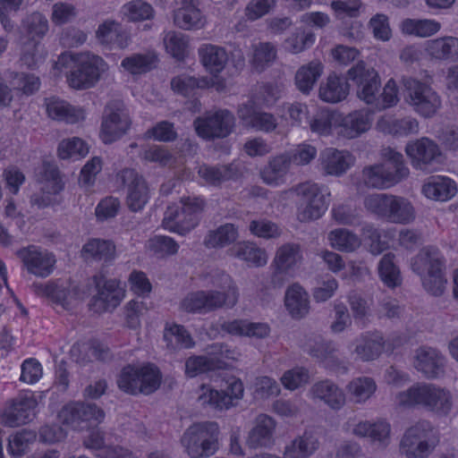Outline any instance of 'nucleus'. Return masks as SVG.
I'll return each instance as SVG.
<instances>
[{
  "label": "nucleus",
  "instance_id": "nucleus-1",
  "mask_svg": "<svg viewBox=\"0 0 458 458\" xmlns=\"http://www.w3.org/2000/svg\"><path fill=\"white\" fill-rule=\"evenodd\" d=\"M211 277L213 286L218 290L189 293L181 301V310L190 313H208L224 306L233 308L237 303L239 292L232 277L219 270L215 271Z\"/></svg>",
  "mask_w": 458,
  "mask_h": 458
},
{
  "label": "nucleus",
  "instance_id": "nucleus-7",
  "mask_svg": "<svg viewBox=\"0 0 458 458\" xmlns=\"http://www.w3.org/2000/svg\"><path fill=\"white\" fill-rule=\"evenodd\" d=\"M219 427L215 421L190 426L181 437V444L191 458H208L218 450Z\"/></svg>",
  "mask_w": 458,
  "mask_h": 458
},
{
  "label": "nucleus",
  "instance_id": "nucleus-11",
  "mask_svg": "<svg viewBox=\"0 0 458 458\" xmlns=\"http://www.w3.org/2000/svg\"><path fill=\"white\" fill-rule=\"evenodd\" d=\"M402 85L404 100L421 116L432 117L440 108V97L427 83L412 77H403Z\"/></svg>",
  "mask_w": 458,
  "mask_h": 458
},
{
  "label": "nucleus",
  "instance_id": "nucleus-37",
  "mask_svg": "<svg viewBox=\"0 0 458 458\" xmlns=\"http://www.w3.org/2000/svg\"><path fill=\"white\" fill-rule=\"evenodd\" d=\"M199 55L202 64L214 74L223 71L228 61L225 49L211 44H206L199 47Z\"/></svg>",
  "mask_w": 458,
  "mask_h": 458
},
{
  "label": "nucleus",
  "instance_id": "nucleus-39",
  "mask_svg": "<svg viewBox=\"0 0 458 458\" xmlns=\"http://www.w3.org/2000/svg\"><path fill=\"white\" fill-rule=\"evenodd\" d=\"M401 31L405 35L419 38H428L437 33L441 29L440 22L431 19H411L402 21Z\"/></svg>",
  "mask_w": 458,
  "mask_h": 458
},
{
  "label": "nucleus",
  "instance_id": "nucleus-23",
  "mask_svg": "<svg viewBox=\"0 0 458 458\" xmlns=\"http://www.w3.org/2000/svg\"><path fill=\"white\" fill-rule=\"evenodd\" d=\"M276 420L264 413L258 415L254 420V426L250 430L246 444L251 449L267 448L274 442L276 431Z\"/></svg>",
  "mask_w": 458,
  "mask_h": 458
},
{
  "label": "nucleus",
  "instance_id": "nucleus-62",
  "mask_svg": "<svg viewBox=\"0 0 458 458\" xmlns=\"http://www.w3.org/2000/svg\"><path fill=\"white\" fill-rule=\"evenodd\" d=\"M216 368L215 359L207 356H191L186 360L185 373L193 377L199 374L214 370Z\"/></svg>",
  "mask_w": 458,
  "mask_h": 458
},
{
  "label": "nucleus",
  "instance_id": "nucleus-25",
  "mask_svg": "<svg viewBox=\"0 0 458 458\" xmlns=\"http://www.w3.org/2000/svg\"><path fill=\"white\" fill-rule=\"evenodd\" d=\"M310 394L313 400L323 402L333 410H340L345 403L344 391L329 379L313 384L310 389Z\"/></svg>",
  "mask_w": 458,
  "mask_h": 458
},
{
  "label": "nucleus",
  "instance_id": "nucleus-50",
  "mask_svg": "<svg viewBox=\"0 0 458 458\" xmlns=\"http://www.w3.org/2000/svg\"><path fill=\"white\" fill-rule=\"evenodd\" d=\"M394 254L388 252L385 254L378 265V273L381 280L388 287H395L401 284L400 271L394 264Z\"/></svg>",
  "mask_w": 458,
  "mask_h": 458
},
{
  "label": "nucleus",
  "instance_id": "nucleus-29",
  "mask_svg": "<svg viewBox=\"0 0 458 458\" xmlns=\"http://www.w3.org/2000/svg\"><path fill=\"white\" fill-rule=\"evenodd\" d=\"M284 305L293 318H302L310 311L309 294L300 284H293L285 292Z\"/></svg>",
  "mask_w": 458,
  "mask_h": 458
},
{
  "label": "nucleus",
  "instance_id": "nucleus-56",
  "mask_svg": "<svg viewBox=\"0 0 458 458\" xmlns=\"http://www.w3.org/2000/svg\"><path fill=\"white\" fill-rule=\"evenodd\" d=\"M337 19L357 18L360 14L363 4L360 0H334L330 4Z\"/></svg>",
  "mask_w": 458,
  "mask_h": 458
},
{
  "label": "nucleus",
  "instance_id": "nucleus-28",
  "mask_svg": "<svg viewBox=\"0 0 458 458\" xmlns=\"http://www.w3.org/2000/svg\"><path fill=\"white\" fill-rule=\"evenodd\" d=\"M349 89V83L345 77L331 73L326 81L320 84L318 96L324 102L335 104L345 99Z\"/></svg>",
  "mask_w": 458,
  "mask_h": 458
},
{
  "label": "nucleus",
  "instance_id": "nucleus-44",
  "mask_svg": "<svg viewBox=\"0 0 458 458\" xmlns=\"http://www.w3.org/2000/svg\"><path fill=\"white\" fill-rule=\"evenodd\" d=\"M82 252L86 258L109 262L115 257V246L111 241L91 239L83 245Z\"/></svg>",
  "mask_w": 458,
  "mask_h": 458
},
{
  "label": "nucleus",
  "instance_id": "nucleus-13",
  "mask_svg": "<svg viewBox=\"0 0 458 458\" xmlns=\"http://www.w3.org/2000/svg\"><path fill=\"white\" fill-rule=\"evenodd\" d=\"M58 418L63 425L74 430H83L91 424L103 421L105 412L95 403H72L62 408Z\"/></svg>",
  "mask_w": 458,
  "mask_h": 458
},
{
  "label": "nucleus",
  "instance_id": "nucleus-30",
  "mask_svg": "<svg viewBox=\"0 0 458 458\" xmlns=\"http://www.w3.org/2000/svg\"><path fill=\"white\" fill-rule=\"evenodd\" d=\"M422 191L428 199L446 201L457 193V186L454 181L449 177L435 175L430 176L423 185Z\"/></svg>",
  "mask_w": 458,
  "mask_h": 458
},
{
  "label": "nucleus",
  "instance_id": "nucleus-2",
  "mask_svg": "<svg viewBox=\"0 0 458 458\" xmlns=\"http://www.w3.org/2000/svg\"><path fill=\"white\" fill-rule=\"evenodd\" d=\"M56 69H69L67 81L75 89L93 87L100 79L101 73L107 70V64L98 55L91 54L64 53L55 64Z\"/></svg>",
  "mask_w": 458,
  "mask_h": 458
},
{
  "label": "nucleus",
  "instance_id": "nucleus-45",
  "mask_svg": "<svg viewBox=\"0 0 458 458\" xmlns=\"http://www.w3.org/2000/svg\"><path fill=\"white\" fill-rule=\"evenodd\" d=\"M301 259L300 244L288 242L277 249L272 266H279L283 269L291 270L301 262Z\"/></svg>",
  "mask_w": 458,
  "mask_h": 458
},
{
  "label": "nucleus",
  "instance_id": "nucleus-58",
  "mask_svg": "<svg viewBox=\"0 0 458 458\" xmlns=\"http://www.w3.org/2000/svg\"><path fill=\"white\" fill-rule=\"evenodd\" d=\"M336 352L337 349L332 342L324 341L316 342L309 350L310 355L326 366H331L337 361Z\"/></svg>",
  "mask_w": 458,
  "mask_h": 458
},
{
  "label": "nucleus",
  "instance_id": "nucleus-38",
  "mask_svg": "<svg viewBox=\"0 0 458 458\" xmlns=\"http://www.w3.org/2000/svg\"><path fill=\"white\" fill-rule=\"evenodd\" d=\"M238 237V228L233 224L226 223L209 231L204 239V245L209 249H220L233 243Z\"/></svg>",
  "mask_w": 458,
  "mask_h": 458
},
{
  "label": "nucleus",
  "instance_id": "nucleus-17",
  "mask_svg": "<svg viewBox=\"0 0 458 458\" xmlns=\"http://www.w3.org/2000/svg\"><path fill=\"white\" fill-rule=\"evenodd\" d=\"M117 181L127 187L126 204L130 210H141L149 199L150 190L145 178L132 168H124L116 174Z\"/></svg>",
  "mask_w": 458,
  "mask_h": 458
},
{
  "label": "nucleus",
  "instance_id": "nucleus-19",
  "mask_svg": "<svg viewBox=\"0 0 458 458\" xmlns=\"http://www.w3.org/2000/svg\"><path fill=\"white\" fill-rule=\"evenodd\" d=\"M36 406L37 401L32 394H20L5 407L2 415V423L8 427L24 425L33 419Z\"/></svg>",
  "mask_w": 458,
  "mask_h": 458
},
{
  "label": "nucleus",
  "instance_id": "nucleus-20",
  "mask_svg": "<svg viewBox=\"0 0 458 458\" xmlns=\"http://www.w3.org/2000/svg\"><path fill=\"white\" fill-rule=\"evenodd\" d=\"M16 256L21 260L28 273L38 277H47L54 270L55 256L38 247L30 245L16 251Z\"/></svg>",
  "mask_w": 458,
  "mask_h": 458
},
{
  "label": "nucleus",
  "instance_id": "nucleus-31",
  "mask_svg": "<svg viewBox=\"0 0 458 458\" xmlns=\"http://www.w3.org/2000/svg\"><path fill=\"white\" fill-rule=\"evenodd\" d=\"M377 126L384 133L402 137L418 133L420 129L418 120L411 116L403 118L383 116L377 121Z\"/></svg>",
  "mask_w": 458,
  "mask_h": 458
},
{
  "label": "nucleus",
  "instance_id": "nucleus-6",
  "mask_svg": "<svg viewBox=\"0 0 458 458\" xmlns=\"http://www.w3.org/2000/svg\"><path fill=\"white\" fill-rule=\"evenodd\" d=\"M365 208L377 217L394 224H409L415 219V209L409 199L389 193H372L364 198Z\"/></svg>",
  "mask_w": 458,
  "mask_h": 458
},
{
  "label": "nucleus",
  "instance_id": "nucleus-3",
  "mask_svg": "<svg viewBox=\"0 0 458 458\" xmlns=\"http://www.w3.org/2000/svg\"><path fill=\"white\" fill-rule=\"evenodd\" d=\"M395 402L403 407H422L439 416L448 415L453 407V396L447 389L427 383H417L398 393Z\"/></svg>",
  "mask_w": 458,
  "mask_h": 458
},
{
  "label": "nucleus",
  "instance_id": "nucleus-51",
  "mask_svg": "<svg viewBox=\"0 0 458 458\" xmlns=\"http://www.w3.org/2000/svg\"><path fill=\"white\" fill-rule=\"evenodd\" d=\"M348 390L355 403H364L376 391L377 386L371 377H358L348 384Z\"/></svg>",
  "mask_w": 458,
  "mask_h": 458
},
{
  "label": "nucleus",
  "instance_id": "nucleus-63",
  "mask_svg": "<svg viewBox=\"0 0 458 458\" xmlns=\"http://www.w3.org/2000/svg\"><path fill=\"white\" fill-rule=\"evenodd\" d=\"M148 249L159 256L174 255L177 253L179 245L171 237L157 235L148 242Z\"/></svg>",
  "mask_w": 458,
  "mask_h": 458
},
{
  "label": "nucleus",
  "instance_id": "nucleus-10",
  "mask_svg": "<svg viewBox=\"0 0 458 458\" xmlns=\"http://www.w3.org/2000/svg\"><path fill=\"white\" fill-rule=\"evenodd\" d=\"M160 382V372L152 364L142 367L128 365L121 370L117 378L118 387L133 395L152 394L159 387Z\"/></svg>",
  "mask_w": 458,
  "mask_h": 458
},
{
  "label": "nucleus",
  "instance_id": "nucleus-42",
  "mask_svg": "<svg viewBox=\"0 0 458 458\" xmlns=\"http://www.w3.org/2000/svg\"><path fill=\"white\" fill-rule=\"evenodd\" d=\"M230 253L254 267H263L267 262L266 250L249 242L237 243L230 249Z\"/></svg>",
  "mask_w": 458,
  "mask_h": 458
},
{
  "label": "nucleus",
  "instance_id": "nucleus-60",
  "mask_svg": "<svg viewBox=\"0 0 458 458\" xmlns=\"http://www.w3.org/2000/svg\"><path fill=\"white\" fill-rule=\"evenodd\" d=\"M182 208L178 205H171L167 207L164 218L162 221V225L165 230H168L172 233H178L180 235H185L186 232L182 229L184 227V224H182Z\"/></svg>",
  "mask_w": 458,
  "mask_h": 458
},
{
  "label": "nucleus",
  "instance_id": "nucleus-53",
  "mask_svg": "<svg viewBox=\"0 0 458 458\" xmlns=\"http://www.w3.org/2000/svg\"><path fill=\"white\" fill-rule=\"evenodd\" d=\"M276 57V48L270 42H260L253 46L252 65L261 72Z\"/></svg>",
  "mask_w": 458,
  "mask_h": 458
},
{
  "label": "nucleus",
  "instance_id": "nucleus-16",
  "mask_svg": "<svg viewBox=\"0 0 458 458\" xmlns=\"http://www.w3.org/2000/svg\"><path fill=\"white\" fill-rule=\"evenodd\" d=\"M234 123L233 114L227 109H221L198 117L194 126L198 135L204 139H220L232 132Z\"/></svg>",
  "mask_w": 458,
  "mask_h": 458
},
{
  "label": "nucleus",
  "instance_id": "nucleus-24",
  "mask_svg": "<svg viewBox=\"0 0 458 458\" xmlns=\"http://www.w3.org/2000/svg\"><path fill=\"white\" fill-rule=\"evenodd\" d=\"M197 173L206 184L214 187H219L231 180H236L241 175L238 165L233 163L214 165L202 164L199 165Z\"/></svg>",
  "mask_w": 458,
  "mask_h": 458
},
{
  "label": "nucleus",
  "instance_id": "nucleus-9",
  "mask_svg": "<svg viewBox=\"0 0 458 458\" xmlns=\"http://www.w3.org/2000/svg\"><path fill=\"white\" fill-rule=\"evenodd\" d=\"M291 191L299 198L297 218L301 223L320 218L328 208L330 192L324 186L304 182L293 186Z\"/></svg>",
  "mask_w": 458,
  "mask_h": 458
},
{
  "label": "nucleus",
  "instance_id": "nucleus-55",
  "mask_svg": "<svg viewBox=\"0 0 458 458\" xmlns=\"http://www.w3.org/2000/svg\"><path fill=\"white\" fill-rule=\"evenodd\" d=\"M123 13L129 21L149 20L154 16L153 7L142 0H134L123 6Z\"/></svg>",
  "mask_w": 458,
  "mask_h": 458
},
{
  "label": "nucleus",
  "instance_id": "nucleus-26",
  "mask_svg": "<svg viewBox=\"0 0 458 458\" xmlns=\"http://www.w3.org/2000/svg\"><path fill=\"white\" fill-rule=\"evenodd\" d=\"M319 161L326 174L340 176L351 167L353 158L347 151L328 148L320 153Z\"/></svg>",
  "mask_w": 458,
  "mask_h": 458
},
{
  "label": "nucleus",
  "instance_id": "nucleus-59",
  "mask_svg": "<svg viewBox=\"0 0 458 458\" xmlns=\"http://www.w3.org/2000/svg\"><path fill=\"white\" fill-rule=\"evenodd\" d=\"M89 148L86 143L80 138H72L71 140H64L58 146V156L62 159L70 157H81L88 154Z\"/></svg>",
  "mask_w": 458,
  "mask_h": 458
},
{
  "label": "nucleus",
  "instance_id": "nucleus-57",
  "mask_svg": "<svg viewBox=\"0 0 458 458\" xmlns=\"http://www.w3.org/2000/svg\"><path fill=\"white\" fill-rule=\"evenodd\" d=\"M55 288L49 299L64 309H69L74 301L81 298L80 289L77 286L66 287L55 282Z\"/></svg>",
  "mask_w": 458,
  "mask_h": 458
},
{
  "label": "nucleus",
  "instance_id": "nucleus-34",
  "mask_svg": "<svg viewBox=\"0 0 458 458\" xmlns=\"http://www.w3.org/2000/svg\"><path fill=\"white\" fill-rule=\"evenodd\" d=\"M158 62L157 54L153 51L134 53L124 57L121 66L131 75L145 74L153 70Z\"/></svg>",
  "mask_w": 458,
  "mask_h": 458
},
{
  "label": "nucleus",
  "instance_id": "nucleus-35",
  "mask_svg": "<svg viewBox=\"0 0 458 458\" xmlns=\"http://www.w3.org/2000/svg\"><path fill=\"white\" fill-rule=\"evenodd\" d=\"M324 66L319 61H311L301 66L295 73V86L303 94L309 95L323 73Z\"/></svg>",
  "mask_w": 458,
  "mask_h": 458
},
{
  "label": "nucleus",
  "instance_id": "nucleus-43",
  "mask_svg": "<svg viewBox=\"0 0 458 458\" xmlns=\"http://www.w3.org/2000/svg\"><path fill=\"white\" fill-rule=\"evenodd\" d=\"M164 340L170 350L188 349L194 346L191 334L183 326L166 323L164 330Z\"/></svg>",
  "mask_w": 458,
  "mask_h": 458
},
{
  "label": "nucleus",
  "instance_id": "nucleus-41",
  "mask_svg": "<svg viewBox=\"0 0 458 458\" xmlns=\"http://www.w3.org/2000/svg\"><path fill=\"white\" fill-rule=\"evenodd\" d=\"M427 53L437 60H449L458 55V38L442 37L428 40L426 45Z\"/></svg>",
  "mask_w": 458,
  "mask_h": 458
},
{
  "label": "nucleus",
  "instance_id": "nucleus-49",
  "mask_svg": "<svg viewBox=\"0 0 458 458\" xmlns=\"http://www.w3.org/2000/svg\"><path fill=\"white\" fill-rule=\"evenodd\" d=\"M38 180L44 192L59 193L64 189L59 170L51 163L43 164Z\"/></svg>",
  "mask_w": 458,
  "mask_h": 458
},
{
  "label": "nucleus",
  "instance_id": "nucleus-8",
  "mask_svg": "<svg viewBox=\"0 0 458 458\" xmlns=\"http://www.w3.org/2000/svg\"><path fill=\"white\" fill-rule=\"evenodd\" d=\"M438 443L437 429L426 420H419L403 433L399 452L404 458H428Z\"/></svg>",
  "mask_w": 458,
  "mask_h": 458
},
{
  "label": "nucleus",
  "instance_id": "nucleus-54",
  "mask_svg": "<svg viewBox=\"0 0 458 458\" xmlns=\"http://www.w3.org/2000/svg\"><path fill=\"white\" fill-rule=\"evenodd\" d=\"M164 44L167 53L177 60H182L187 55L188 39L181 32L168 31L164 37Z\"/></svg>",
  "mask_w": 458,
  "mask_h": 458
},
{
  "label": "nucleus",
  "instance_id": "nucleus-27",
  "mask_svg": "<svg viewBox=\"0 0 458 458\" xmlns=\"http://www.w3.org/2000/svg\"><path fill=\"white\" fill-rule=\"evenodd\" d=\"M320 445L319 436L313 429H306L302 435L295 437L284 450L285 458H308Z\"/></svg>",
  "mask_w": 458,
  "mask_h": 458
},
{
  "label": "nucleus",
  "instance_id": "nucleus-5",
  "mask_svg": "<svg viewBox=\"0 0 458 458\" xmlns=\"http://www.w3.org/2000/svg\"><path fill=\"white\" fill-rule=\"evenodd\" d=\"M411 267L421 277L424 289L432 295L443 294L445 278V259L434 246L422 248L411 259Z\"/></svg>",
  "mask_w": 458,
  "mask_h": 458
},
{
  "label": "nucleus",
  "instance_id": "nucleus-32",
  "mask_svg": "<svg viewBox=\"0 0 458 458\" xmlns=\"http://www.w3.org/2000/svg\"><path fill=\"white\" fill-rule=\"evenodd\" d=\"M46 106L48 116L54 120L75 123L84 118L82 109L77 108L58 98L52 97L47 98Z\"/></svg>",
  "mask_w": 458,
  "mask_h": 458
},
{
  "label": "nucleus",
  "instance_id": "nucleus-48",
  "mask_svg": "<svg viewBox=\"0 0 458 458\" xmlns=\"http://www.w3.org/2000/svg\"><path fill=\"white\" fill-rule=\"evenodd\" d=\"M328 241L334 249L343 252H352L360 246V238L344 228L332 230L328 233Z\"/></svg>",
  "mask_w": 458,
  "mask_h": 458
},
{
  "label": "nucleus",
  "instance_id": "nucleus-46",
  "mask_svg": "<svg viewBox=\"0 0 458 458\" xmlns=\"http://www.w3.org/2000/svg\"><path fill=\"white\" fill-rule=\"evenodd\" d=\"M384 339L379 334L366 335L355 347L357 357L363 361L377 359L384 350Z\"/></svg>",
  "mask_w": 458,
  "mask_h": 458
},
{
  "label": "nucleus",
  "instance_id": "nucleus-61",
  "mask_svg": "<svg viewBox=\"0 0 458 458\" xmlns=\"http://www.w3.org/2000/svg\"><path fill=\"white\" fill-rule=\"evenodd\" d=\"M309 379V370L303 367H295L292 369H288L280 378L282 385L291 391L306 385Z\"/></svg>",
  "mask_w": 458,
  "mask_h": 458
},
{
  "label": "nucleus",
  "instance_id": "nucleus-15",
  "mask_svg": "<svg viewBox=\"0 0 458 458\" xmlns=\"http://www.w3.org/2000/svg\"><path fill=\"white\" fill-rule=\"evenodd\" d=\"M348 78L357 88V97L368 105L377 100L381 88V81L377 72L367 67L363 62L358 63L348 71Z\"/></svg>",
  "mask_w": 458,
  "mask_h": 458
},
{
  "label": "nucleus",
  "instance_id": "nucleus-47",
  "mask_svg": "<svg viewBox=\"0 0 458 458\" xmlns=\"http://www.w3.org/2000/svg\"><path fill=\"white\" fill-rule=\"evenodd\" d=\"M352 431L357 437H369L371 441L384 442L389 436L390 425L384 421L376 423L360 421Z\"/></svg>",
  "mask_w": 458,
  "mask_h": 458
},
{
  "label": "nucleus",
  "instance_id": "nucleus-21",
  "mask_svg": "<svg viewBox=\"0 0 458 458\" xmlns=\"http://www.w3.org/2000/svg\"><path fill=\"white\" fill-rule=\"evenodd\" d=\"M413 366L426 378L434 379L445 374V358L438 350L422 346L415 351Z\"/></svg>",
  "mask_w": 458,
  "mask_h": 458
},
{
  "label": "nucleus",
  "instance_id": "nucleus-52",
  "mask_svg": "<svg viewBox=\"0 0 458 458\" xmlns=\"http://www.w3.org/2000/svg\"><path fill=\"white\" fill-rule=\"evenodd\" d=\"M22 26L28 39L42 38L48 31L47 19L40 13H32L22 21Z\"/></svg>",
  "mask_w": 458,
  "mask_h": 458
},
{
  "label": "nucleus",
  "instance_id": "nucleus-64",
  "mask_svg": "<svg viewBox=\"0 0 458 458\" xmlns=\"http://www.w3.org/2000/svg\"><path fill=\"white\" fill-rule=\"evenodd\" d=\"M35 439L36 434L33 431L18 432L9 438L8 451L13 456H21Z\"/></svg>",
  "mask_w": 458,
  "mask_h": 458
},
{
  "label": "nucleus",
  "instance_id": "nucleus-33",
  "mask_svg": "<svg viewBox=\"0 0 458 458\" xmlns=\"http://www.w3.org/2000/svg\"><path fill=\"white\" fill-rule=\"evenodd\" d=\"M291 164L288 153L271 157L260 171L261 179L267 185H278L288 173Z\"/></svg>",
  "mask_w": 458,
  "mask_h": 458
},
{
  "label": "nucleus",
  "instance_id": "nucleus-36",
  "mask_svg": "<svg viewBox=\"0 0 458 458\" xmlns=\"http://www.w3.org/2000/svg\"><path fill=\"white\" fill-rule=\"evenodd\" d=\"M370 127L369 114L355 111L342 119L338 134L347 139H353L368 131Z\"/></svg>",
  "mask_w": 458,
  "mask_h": 458
},
{
  "label": "nucleus",
  "instance_id": "nucleus-40",
  "mask_svg": "<svg viewBox=\"0 0 458 458\" xmlns=\"http://www.w3.org/2000/svg\"><path fill=\"white\" fill-rule=\"evenodd\" d=\"M182 210V229L186 234L195 228L200 220V215L205 208V201L199 197H183L181 199Z\"/></svg>",
  "mask_w": 458,
  "mask_h": 458
},
{
  "label": "nucleus",
  "instance_id": "nucleus-12",
  "mask_svg": "<svg viewBox=\"0 0 458 458\" xmlns=\"http://www.w3.org/2000/svg\"><path fill=\"white\" fill-rule=\"evenodd\" d=\"M131 126L129 112L122 100L114 99L105 107L101 123V139L109 144L127 132Z\"/></svg>",
  "mask_w": 458,
  "mask_h": 458
},
{
  "label": "nucleus",
  "instance_id": "nucleus-22",
  "mask_svg": "<svg viewBox=\"0 0 458 458\" xmlns=\"http://www.w3.org/2000/svg\"><path fill=\"white\" fill-rule=\"evenodd\" d=\"M174 10L173 19L176 27L184 30H200L206 24V17L199 9V0H180Z\"/></svg>",
  "mask_w": 458,
  "mask_h": 458
},
{
  "label": "nucleus",
  "instance_id": "nucleus-4",
  "mask_svg": "<svg viewBox=\"0 0 458 458\" xmlns=\"http://www.w3.org/2000/svg\"><path fill=\"white\" fill-rule=\"evenodd\" d=\"M381 155L385 159L383 163L365 166L362 170V182L368 188L389 189L410 174L402 153L387 147L382 149Z\"/></svg>",
  "mask_w": 458,
  "mask_h": 458
},
{
  "label": "nucleus",
  "instance_id": "nucleus-18",
  "mask_svg": "<svg viewBox=\"0 0 458 458\" xmlns=\"http://www.w3.org/2000/svg\"><path fill=\"white\" fill-rule=\"evenodd\" d=\"M201 393L198 402L202 406H210L215 409H229L233 405V400H240L243 396V384L240 379H233L228 383L225 391H217L210 386H201Z\"/></svg>",
  "mask_w": 458,
  "mask_h": 458
},
{
  "label": "nucleus",
  "instance_id": "nucleus-14",
  "mask_svg": "<svg viewBox=\"0 0 458 458\" xmlns=\"http://www.w3.org/2000/svg\"><path fill=\"white\" fill-rule=\"evenodd\" d=\"M405 152L415 169L430 172L444 160L443 153L433 140L428 137L410 141Z\"/></svg>",
  "mask_w": 458,
  "mask_h": 458
}]
</instances>
